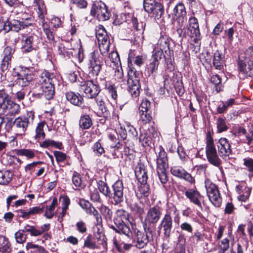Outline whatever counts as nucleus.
I'll return each mask as SVG.
<instances>
[{
    "label": "nucleus",
    "mask_w": 253,
    "mask_h": 253,
    "mask_svg": "<svg viewBox=\"0 0 253 253\" xmlns=\"http://www.w3.org/2000/svg\"><path fill=\"white\" fill-rule=\"evenodd\" d=\"M150 106V102L147 99L143 100L139 107V112H148Z\"/></svg>",
    "instance_id": "60"
},
{
    "label": "nucleus",
    "mask_w": 253,
    "mask_h": 253,
    "mask_svg": "<svg viewBox=\"0 0 253 253\" xmlns=\"http://www.w3.org/2000/svg\"><path fill=\"white\" fill-rule=\"evenodd\" d=\"M244 165L249 172V177L253 176V159L251 158H246L243 159Z\"/></svg>",
    "instance_id": "45"
},
{
    "label": "nucleus",
    "mask_w": 253,
    "mask_h": 253,
    "mask_svg": "<svg viewBox=\"0 0 253 253\" xmlns=\"http://www.w3.org/2000/svg\"><path fill=\"white\" fill-rule=\"evenodd\" d=\"M67 99L71 103L75 106H80L83 104V97L80 94H76L73 91H69L66 93Z\"/></svg>",
    "instance_id": "27"
},
{
    "label": "nucleus",
    "mask_w": 253,
    "mask_h": 253,
    "mask_svg": "<svg viewBox=\"0 0 253 253\" xmlns=\"http://www.w3.org/2000/svg\"><path fill=\"white\" fill-rule=\"evenodd\" d=\"M90 14L93 17H96L99 21H102L109 19L110 15L106 4L101 1L93 4Z\"/></svg>",
    "instance_id": "10"
},
{
    "label": "nucleus",
    "mask_w": 253,
    "mask_h": 253,
    "mask_svg": "<svg viewBox=\"0 0 253 253\" xmlns=\"http://www.w3.org/2000/svg\"><path fill=\"white\" fill-rule=\"evenodd\" d=\"M10 247L8 239L0 235V252L4 253L7 252Z\"/></svg>",
    "instance_id": "44"
},
{
    "label": "nucleus",
    "mask_w": 253,
    "mask_h": 253,
    "mask_svg": "<svg viewBox=\"0 0 253 253\" xmlns=\"http://www.w3.org/2000/svg\"><path fill=\"white\" fill-rule=\"evenodd\" d=\"M129 208L131 211L134 213L141 215L144 212L143 208L137 203H132L129 205Z\"/></svg>",
    "instance_id": "50"
},
{
    "label": "nucleus",
    "mask_w": 253,
    "mask_h": 253,
    "mask_svg": "<svg viewBox=\"0 0 253 253\" xmlns=\"http://www.w3.org/2000/svg\"><path fill=\"white\" fill-rule=\"evenodd\" d=\"M188 34L190 37H195L197 38L200 34V30L199 28V24L197 19L193 17L189 19L188 25L187 26Z\"/></svg>",
    "instance_id": "23"
},
{
    "label": "nucleus",
    "mask_w": 253,
    "mask_h": 253,
    "mask_svg": "<svg viewBox=\"0 0 253 253\" xmlns=\"http://www.w3.org/2000/svg\"><path fill=\"white\" fill-rule=\"evenodd\" d=\"M150 194V187L147 183H141L138 187L136 195L139 198L148 197Z\"/></svg>",
    "instance_id": "32"
},
{
    "label": "nucleus",
    "mask_w": 253,
    "mask_h": 253,
    "mask_svg": "<svg viewBox=\"0 0 253 253\" xmlns=\"http://www.w3.org/2000/svg\"><path fill=\"white\" fill-rule=\"evenodd\" d=\"M116 214L114 219V224L111 225L110 227L116 232L125 235L127 237V241H132V233L127 225L129 222L128 213L124 210H118Z\"/></svg>",
    "instance_id": "1"
},
{
    "label": "nucleus",
    "mask_w": 253,
    "mask_h": 253,
    "mask_svg": "<svg viewBox=\"0 0 253 253\" xmlns=\"http://www.w3.org/2000/svg\"><path fill=\"white\" fill-rule=\"evenodd\" d=\"M238 67L240 72L245 76L253 77V62L249 60L247 64L243 60H239Z\"/></svg>",
    "instance_id": "24"
},
{
    "label": "nucleus",
    "mask_w": 253,
    "mask_h": 253,
    "mask_svg": "<svg viewBox=\"0 0 253 253\" xmlns=\"http://www.w3.org/2000/svg\"><path fill=\"white\" fill-rule=\"evenodd\" d=\"M172 219L170 215L167 213L162 218L160 226L163 228L164 234L167 237H169L171 233Z\"/></svg>",
    "instance_id": "22"
},
{
    "label": "nucleus",
    "mask_w": 253,
    "mask_h": 253,
    "mask_svg": "<svg viewBox=\"0 0 253 253\" xmlns=\"http://www.w3.org/2000/svg\"><path fill=\"white\" fill-rule=\"evenodd\" d=\"M157 170L167 169L168 168L167 153L164 151H160L157 160Z\"/></svg>",
    "instance_id": "29"
},
{
    "label": "nucleus",
    "mask_w": 253,
    "mask_h": 253,
    "mask_svg": "<svg viewBox=\"0 0 253 253\" xmlns=\"http://www.w3.org/2000/svg\"><path fill=\"white\" fill-rule=\"evenodd\" d=\"M24 233V230H19L15 233V238L18 243L23 244L25 242L27 236Z\"/></svg>",
    "instance_id": "52"
},
{
    "label": "nucleus",
    "mask_w": 253,
    "mask_h": 253,
    "mask_svg": "<svg viewBox=\"0 0 253 253\" xmlns=\"http://www.w3.org/2000/svg\"><path fill=\"white\" fill-rule=\"evenodd\" d=\"M96 102L99 109L101 111L102 115L105 117H107L110 113L107 108L105 106V102L103 98L99 96L96 99Z\"/></svg>",
    "instance_id": "39"
},
{
    "label": "nucleus",
    "mask_w": 253,
    "mask_h": 253,
    "mask_svg": "<svg viewBox=\"0 0 253 253\" xmlns=\"http://www.w3.org/2000/svg\"><path fill=\"white\" fill-rule=\"evenodd\" d=\"M34 118L32 112H28L24 117H18L13 122V126L16 137H21L25 134V132L31 122Z\"/></svg>",
    "instance_id": "5"
},
{
    "label": "nucleus",
    "mask_w": 253,
    "mask_h": 253,
    "mask_svg": "<svg viewBox=\"0 0 253 253\" xmlns=\"http://www.w3.org/2000/svg\"><path fill=\"white\" fill-rule=\"evenodd\" d=\"M149 235L153 236V232L150 228H145V232L138 231L135 238V246L138 249L145 247L149 241Z\"/></svg>",
    "instance_id": "14"
},
{
    "label": "nucleus",
    "mask_w": 253,
    "mask_h": 253,
    "mask_svg": "<svg viewBox=\"0 0 253 253\" xmlns=\"http://www.w3.org/2000/svg\"><path fill=\"white\" fill-rule=\"evenodd\" d=\"M57 204V200L56 199H54L50 205L49 207H47L45 212V216L49 219L51 218L54 215V211L56 205Z\"/></svg>",
    "instance_id": "43"
},
{
    "label": "nucleus",
    "mask_w": 253,
    "mask_h": 253,
    "mask_svg": "<svg viewBox=\"0 0 253 253\" xmlns=\"http://www.w3.org/2000/svg\"><path fill=\"white\" fill-rule=\"evenodd\" d=\"M72 182L75 187V190L83 189L85 186L83 182L81 175L76 172H74L72 176Z\"/></svg>",
    "instance_id": "35"
},
{
    "label": "nucleus",
    "mask_w": 253,
    "mask_h": 253,
    "mask_svg": "<svg viewBox=\"0 0 253 253\" xmlns=\"http://www.w3.org/2000/svg\"><path fill=\"white\" fill-rule=\"evenodd\" d=\"M22 29V27L21 21L15 19L12 20L10 21L6 20L4 33L8 32L10 30L18 32Z\"/></svg>",
    "instance_id": "30"
},
{
    "label": "nucleus",
    "mask_w": 253,
    "mask_h": 253,
    "mask_svg": "<svg viewBox=\"0 0 253 253\" xmlns=\"http://www.w3.org/2000/svg\"><path fill=\"white\" fill-rule=\"evenodd\" d=\"M19 106L10 99L8 94L0 90V111L6 115H14L19 111Z\"/></svg>",
    "instance_id": "4"
},
{
    "label": "nucleus",
    "mask_w": 253,
    "mask_h": 253,
    "mask_svg": "<svg viewBox=\"0 0 253 253\" xmlns=\"http://www.w3.org/2000/svg\"><path fill=\"white\" fill-rule=\"evenodd\" d=\"M37 35L33 34L28 36H22L21 39V49L23 53H29L35 50V46L39 42Z\"/></svg>",
    "instance_id": "11"
},
{
    "label": "nucleus",
    "mask_w": 253,
    "mask_h": 253,
    "mask_svg": "<svg viewBox=\"0 0 253 253\" xmlns=\"http://www.w3.org/2000/svg\"><path fill=\"white\" fill-rule=\"evenodd\" d=\"M217 146L218 153L222 158L226 159L231 154L230 144L226 138H220L218 140Z\"/></svg>",
    "instance_id": "18"
},
{
    "label": "nucleus",
    "mask_w": 253,
    "mask_h": 253,
    "mask_svg": "<svg viewBox=\"0 0 253 253\" xmlns=\"http://www.w3.org/2000/svg\"><path fill=\"white\" fill-rule=\"evenodd\" d=\"M217 132L219 133L226 131L228 127L226 125V121L222 118H219L216 122Z\"/></svg>",
    "instance_id": "46"
},
{
    "label": "nucleus",
    "mask_w": 253,
    "mask_h": 253,
    "mask_svg": "<svg viewBox=\"0 0 253 253\" xmlns=\"http://www.w3.org/2000/svg\"><path fill=\"white\" fill-rule=\"evenodd\" d=\"M58 53L63 57L70 58L72 55L70 43L67 41H62L58 44Z\"/></svg>",
    "instance_id": "25"
},
{
    "label": "nucleus",
    "mask_w": 253,
    "mask_h": 253,
    "mask_svg": "<svg viewBox=\"0 0 253 253\" xmlns=\"http://www.w3.org/2000/svg\"><path fill=\"white\" fill-rule=\"evenodd\" d=\"M157 47L159 48V50H166L169 49V43L168 39L165 37H161L159 39L157 43Z\"/></svg>",
    "instance_id": "41"
},
{
    "label": "nucleus",
    "mask_w": 253,
    "mask_h": 253,
    "mask_svg": "<svg viewBox=\"0 0 253 253\" xmlns=\"http://www.w3.org/2000/svg\"><path fill=\"white\" fill-rule=\"evenodd\" d=\"M141 121L143 124H147L152 120V117L148 112H139Z\"/></svg>",
    "instance_id": "57"
},
{
    "label": "nucleus",
    "mask_w": 253,
    "mask_h": 253,
    "mask_svg": "<svg viewBox=\"0 0 253 253\" xmlns=\"http://www.w3.org/2000/svg\"><path fill=\"white\" fill-rule=\"evenodd\" d=\"M170 172L173 176L183 179L190 184L195 183L194 178L192 176L191 174L187 172L184 169L181 167H173L171 168Z\"/></svg>",
    "instance_id": "19"
},
{
    "label": "nucleus",
    "mask_w": 253,
    "mask_h": 253,
    "mask_svg": "<svg viewBox=\"0 0 253 253\" xmlns=\"http://www.w3.org/2000/svg\"><path fill=\"white\" fill-rule=\"evenodd\" d=\"M211 82L215 85V90L218 92L221 90V79L218 75H213L211 78Z\"/></svg>",
    "instance_id": "54"
},
{
    "label": "nucleus",
    "mask_w": 253,
    "mask_h": 253,
    "mask_svg": "<svg viewBox=\"0 0 253 253\" xmlns=\"http://www.w3.org/2000/svg\"><path fill=\"white\" fill-rule=\"evenodd\" d=\"M56 80L54 74L46 70L43 71L38 78V84L46 99H52L54 95V82Z\"/></svg>",
    "instance_id": "2"
},
{
    "label": "nucleus",
    "mask_w": 253,
    "mask_h": 253,
    "mask_svg": "<svg viewBox=\"0 0 253 253\" xmlns=\"http://www.w3.org/2000/svg\"><path fill=\"white\" fill-rule=\"evenodd\" d=\"M106 87L112 99L116 100L118 96L117 87L114 84H109L106 85Z\"/></svg>",
    "instance_id": "53"
},
{
    "label": "nucleus",
    "mask_w": 253,
    "mask_h": 253,
    "mask_svg": "<svg viewBox=\"0 0 253 253\" xmlns=\"http://www.w3.org/2000/svg\"><path fill=\"white\" fill-rule=\"evenodd\" d=\"M159 64V63L152 61L148 65V71L150 72L151 74L154 76H155L157 73Z\"/></svg>",
    "instance_id": "62"
},
{
    "label": "nucleus",
    "mask_w": 253,
    "mask_h": 253,
    "mask_svg": "<svg viewBox=\"0 0 253 253\" xmlns=\"http://www.w3.org/2000/svg\"><path fill=\"white\" fill-rule=\"evenodd\" d=\"M127 76L128 91L132 97H137L140 93L139 73L131 68L128 70Z\"/></svg>",
    "instance_id": "6"
},
{
    "label": "nucleus",
    "mask_w": 253,
    "mask_h": 253,
    "mask_svg": "<svg viewBox=\"0 0 253 253\" xmlns=\"http://www.w3.org/2000/svg\"><path fill=\"white\" fill-rule=\"evenodd\" d=\"M224 55L218 50L215 52L214 54L213 65L217 70H221L223 68L224 64Z\"/></svg>",
    "instance_id": "31"
},
{
    "label": "nucleus",
    "mask_w": 253,
    "mask_h": 253,
    "mask_svg": "<svg viewBox=\"0 0 253 253\" xmlns=\"http://www.w3.org/2000/svg\"><path fill=\"white\" fill-rule=\"evenodd\" d=\"M207 194L210 201L216 207H219L222 203V199L216 185L209 179L205 182Z\"/></svg>",
    "instance_id": "8"
},
{
    "label": "nucleus",
    "mask_w": 253,
    "mask_h": 253,
    "mask_svg": "<svg viewBox=\"0 0 253 253\" xmlns=\"http://www.w3.org/2000/svg\"><path fill=\"white\" fill-rule=\"evenodd\" d=\"M40 145L41 147L43 148H47L49 146H53L56 148H60L61 144L60 143H56L53 140L50 139H46L42 142H41L40 143Z\"/></svg>",
    "instance_id": "56"
},
{
    "label": "nucleus",
    "mask_w": 253,
    "mask_h": 253,
    "mask_svg": "<svg viewBox=\"0 0 253 253\" xmlns=\"http://www.w3.org/2000/svg\"><path fill=\"white\" fill-rule=\"evenodd\" d=\"M167 169L157 170L159 179L163 184H165L168 181V177L167 174Z\"/></svg>",
    "instance_id": "58"
},
{
    "label": "nucleus",
    "mask_w": 253,
    "mask_h": 253,
    "mask_svg": "<svg viewBox=\"0 0 253 253\" xmlns=\"http://www.w3.org/2000/svg\"><path fill=\"white\" fill-rule=\"evenodd\" d=\"M162 214V210L159 206L150 207L147 212L145 221L148 224H156L160 219Z\"/></svg>",
    "instance_id": "15"
},
{
    "label": "nucleus",
    "mask_w": 253,
    "mask_h": 253,
    "mask_svg": "<svg viewBox=\"0 0 253 253\" xmlns=\"http://www.w3.org/2000/svg\"><path fill=\"white\" fill-rule=\"evenodd\" d=\"M186 16L175 17L174 20V25L176 28V31L180 36L183 31V26L186 21Z\"/></svg>",
    "instance_id": "36"
},
{
    "label": "nucleus",
    "mask_w": 253,
    "mask_h": 253,
    "mask_svg": "<svg viewBox=\"0 0 253 253\" xmlns=\"http://www.w3.org/2000/svg\"><path fill=\"white\" fill-rule=\"evenodd\" d=\"M13 173L9 170H0V184L6 185L12 179Z\"/></svg>",
    "instance_id": "34"
},
{
    "label": "nucleus",
    "mask_w": 253,
    "mask_h": 253,
    "mask_svg": "<svg viewBox=\"0 0 253 253\" xmlns=\"http://www.w3.org/2000/svg\"><path fill=\"white\" fill-rule=\"evenodd\" d=\"M16 154L18 156H24L29 159L32 158L35 156V153L31 150L21 149L17 150Z\"/></svg>",
    "instance_id": "49"
},
{
    "label": "nucleus",
    "mask_w": 253,
    "mask_h": 253,
    "mask_svg": "<svg viewBox=\"0 0 253 253\" xmlns=\"http://www.w3.org/2000/svg\"><path fill=\"white\" fill-rule=\"evenodd\" d=\"M185 195L191 202L199 207H201L200 201L201 196L198 191L194 189H189L185 192Z\"/></svg>",
    "instance_id": "26"
},
{
    "label": "nucleus",
    "mask_w": 253,
    "mask_h": 253,
    "mask_svg": "<svg viewBox=\"0 0 253 253\" xmlns=\"http://www.w3.org/2000/svg\"><path fill=\"white\" fill-rule=\"evenodd\" d=\"M79 90L84 92L89 98L96 97L100 92L98 85L92 81H87L80 84Z\"/></svg>",
    "instance_id": "12"
},
{
    "label": "nucleus",
    "mask_w": 253,
    "mask_h": 253,
    "mask_svg": "<svg viewBox=\"0 0 253 253\" xmlns=\"http://www.w3.org/2000/svg\"><path fill=\"white\" fill-rule=\"evenodd\" d=\"M98 189L99 191L102 193L104 195L109 198L112 196L110 189L106 183L100 180L97 183Z\"/></svg>",
    "instance_id": "37"
},
{
    "label": "nucleus",
    "mask_w": 253,
    "mask_h": 253,
    "mask_svg": "<svg viewBox=\"0 0 253 253\" xmlns=\"http://www.w3.org/2000/svg\"><path fill=\"white\" fill-rule=\"evenodd\" d=\"M173 14L175 17L186 16L185 6L182 2L177 3L173 8Z\"/></svg>",
    "instance_id": "38"
},
{
    "label": "nucleus",
    "mask_w": 253,
    "mask_h": 253,
    "mask_svg": "<svg viewBox=\"0 0 253 253\" xmlns=\"http://www.w3.org/2000/svg\"><path fill=\"white\" fill-rule=\"evenodd\" d=\"M45 126V122H42L38 124L36 128L35 138L39 139H43L45 137V133L43 131V128Z\"/></svg>",
    "instance_id": "42"
},
{
    "label": "nucleus",
    "mask_w": 253,
    "mask_h": 253,
    "mask_svg": "<svg viewBox=\"0 0 253 253\" xmlns=\"http://www.w3.org/2000/svg\"><path fill=\"white\" fill-rule=\"evenodd\" d=\"M39 0H34V2L36 3L38 7V17L39 23L41 24L43 31L45 33L46 38L51 41L54 40V37L53 32L50 29L49 24L45 21L44 16L46 14V10L44 5L38 1Z\"/></svg>",
    "instance_id": "7"
},
{
    "label": "nucleus",
    "mask_w": 253,
    "mask_h": 253,
    "mask_svg": "<svg viewBox=\"0 0 253 253\" xmlns=\"http://www.w3.org/2000/svg\"><path fill=\"white\" fill-rule=\"evenodd\" d=\"M251 192V189L248 187H245L239 192L238 199L240 201L246 202L249 198Z\"/></svg>",
    "instance_id": "40"
},
{
    "label": "nucleus",
    "mask_w": 253,
    "mask_h": 253,
    "mask_svg": "<svg viewBox=\"0 0 253 253\" xmlns=\"http://www.w3.org/2000/svg\"><path fill=\"white\" fill-rule=\"evenodd\" d=\"M109 57L113 65L116 66L121 65L120 57L117 51H112L109 54Z\"/></svg>",
    "instance_id": "51"
},
{
    "label": "nucleus",
    "mask_w": 253,
    "mask_h": 253,
    "mask_svg": "<svg viewBox=\"0 0 253 253\" xmlns=\"http://www.w3.org/2000/svg\"><path fill=\"white\" fill-rule=\"evenodd\" d=\"M92 149L93 151L96 152L98 155H101L104 152V148L99 142H96L92 146Z\"/></svg>",
    "instance_id": "63"
},
{
    "label": "nucleus",
    "mask_w": 253,
    "mask_h": 253,
    "mask_svg": "<svg viewBox=\"0 0 253 253\" xmlns=\"http://www.w3.org/2000/svg\"><path fill=\"white\" fill-rule=\"evenodd\" d=\"M89 65L92 74L98 75L102 66V61L101 57L97 52L93 51L91 53Z\"/></svg>",
    "instance_id": "16"
},
{
    "label": "nucleus",
    "mask_w": 253,
    "mask_h": 253,
    "mask_svg": "<svg viewBox=\"0 0 253 253\" xmlns=\"http://www.w3.org/2000/svg\"><path fill=\"white\" fill-rule=\"evenodd\" d=\"M92 125V120L88 115H84L81 117L79 120L80 127L83 129H89Z\"/></svg>",
    "instance_id": "33"
},
{
    "label": "nucleus",
    "mask_w": 253,
    "mask_h": 253,
    "mask_svg": "<svg viewBox=\"0 0 253 253\" xmlns=\"http://www.w3.org/2000/svg\"><path fill=\"white\" fill-rule=\"evenodd\" d=\"M14 52L15 49L11 46H7L4 49L2 53L3 58L0 65V68L2 71L8 69Z\"/></svg>",
    "instance_id": "20"
},
{
    "label": "nucleus",
    "mask_w": 253,
    "mask_h": 253,
    "mask_svg": "<svg viewBox=\"0 0 253 253\" xmlns=\"http://www.w3.org/2000/svg\"><path fill=\"white\" fill-rule=\"evenodd\" d=\"M18 78L16 80V84L22 87L29 85L30 82L33 80V75L29 68L22 67L18 74Z\"/></svg>",
    "instance_id": "13"
},
{
    "label": "nucleus",
    "mask_w": 253,
    "mask_h": 253,
    "mask_svg": "<svg viewBox=\"0 0 253 253\" xmlns=\"http://www.w3.org/2000/svg\"><path fill=\"white\" fill-rule=\"evenodd\" d=\"M132 23L133 27L137 31L143 30L144 29L145 26V23H144L142 22H138L137 18L135 17H132Z\"/></svg>",
    "instance_id": "59"
},
{
    "label": "nucleus",
    "mask_w": 253,
    "mask_h": 253,
    "mask_svg": "<svg viewBox=\"0 0 253 253\" xmlns=\"http://www.w3.org/2000/svg\"><path fill=\"white\" fill-rule=\"evenodd\" d=\"M100 213L106 219H111L112 216V212L107 207L101 205L98 208Z\"/></svg>",
    "instance_id": "48"
},
{
    "label": "nucleus",
    "mask_w": 253,
    "mask_h": 253,
    "mask_svg": "<svg viewBox=\"0 0 253 253\" xmlns=\"http://www.w3.org/2000/svg\"><path fill=\"white\" fill-rule=\"evenodd\" d=\"M84 247L90 249H94L97 248L96 244L91 241V239L87 237L84 240Z\"/></svg>",
    "instance_id": "64"
},
{
    "label": "nucleus",
    "mask_w": 253,
    "mask_h": 253,
    "mask_svg": "<svg viewBox=\"0 0 253 253\" xmlns=\"http://www.w3.org/2000/svg\"><path fill=\"white\" fill-rule=\"evenodd\" d=\"M113 193H112V198L114 204L117 205L124 200V186L122 180H118L113 185Z\"/></svg>",
    "instance_id": "17"
},
{
    "label": "nucleus",
    "mask_w": 253,
    "mask_h": 253,
    "mask_svg": "<svg viewBox=\"0 0 253 253\" xmlns=\"http://www.w3.org/2000/svg\"><path fill=\"white\" fill-rule=\"evenodd\" d=\"M206 155L208 162L215 167H219L221 164L213 139L210 131L208 132L206 136Z\"/></svg>",
    "instance_id": "3"
},
{
    "label": "nucleus",
    "mask_w": 253,
    "mask_h": 253,
    "mask_svg": "<svg viewBox=\"0 0 253 253\" xmlns=\"http://www.w3.org/2000/svg\"><path fill=\"white\" fill-rule=\"evenodd\" d=\"M135 174L140 184L147 183L148 177L143 165H138L135 170Z\"/></svg>",
    "instance_id": "28"
},
{
    "label": "nucleus",
    "mask_w": 253,
    "mask_h": 253,
    "mask_svg": "<svg viewBox=\"0 0 253 253\" xmlns=\"http://www.w3.org/2000/svg\"><path fill=\"white\" fill-rule=\"evenodd\" d=\"M145 10L151 14L155 19H159L164 13L163 5L160 3H156L148 5L144 8Z\"/></svg>",
    "instance_id": "21"
},
{
    "label": "nucleus",
    "mask_w": 253,
    "mask_h": 253,
    "mask_svg": "<svg viewBox=\"0 0 253 253\" xmlns=\"http://www.w3.org/2000/svg\"><path fill=\"white\" fill-rule=\"evenodd\" d=\"M54 155L58 163L64 162L66 159V154L60 151H54Z\"/></svg>",
    "instance_id": "61"
},
{
    "label": "nucleus",
    "mask_w": 253,
    "mask_h": 253,
    "mask_svg": "<svg viewBox=\"0 0 253 253\" xmlns=\"http://www.w3.org/2000/svg\"><path fill=\"white\" fill-rule=\"evenodd\" d=\"M86 207L89 206V209L87 211V213H92L95 217L98 223L101 222V217L98 211L93 207H90V204L89 202L85 204Z\"/></svg>",
    "instance_id": "55"
},
{
    "label": "nucleus",
    "mask_w": 253,
    "mask_h": 253,
    "mask_svg": "<svg viewBox=\"0 0 253 253\" xmlns=\"http://www.w3.org/2000/svg\"><path fill=\"white\" fill-rule=\"evenodd\" d=\"M96 37L97 39L99 50L103 55L107 54L110 47V41L104 28L99 25L96 30Z\"/></svg>",
    "instance_id": "9"
},
{
    "label": "nucleus",
    "mask_w": 253,
    "mask_h": 253,
    "mask_svg": "<svg viewBox=\"0 0 253 253\" xmlns=\"http://www.w3.org/2000/svg\"><path fill=\"white\" fill-rule=\"evenodd\" d=\"M26 250L33 249V252L39 253H46V251L44 248L42 246L35 245L31 242L27 243L26 246Z\"/></svg>",
    "instance_id": "47"
}]
</instances>
